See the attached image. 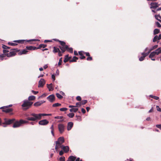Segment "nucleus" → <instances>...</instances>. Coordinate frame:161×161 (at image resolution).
I'll return each instance as SVG.
<instances>
[{"mask_svg":"<svg viewBox=\"0 0 161 161\" xmlns=\"http://www.w3.org/2000/svg\"><path fill=\"white\" fill-rule=\"evenodd\" d=\"M48 116L46 114H36L34 113H31L30 115H26L27 119L31 121H35L41 119L42 116Z\"/></svg>","mask_w":161,"mask_h":161,"instance_id":"obj_1","label":"nucleus"},{"mask_svg":"<svg viewBox=\"0 0 161 161\" xmlns=\"http://www.w3.org/2000/svg\"><path fill=\"white\" fill-rule=\"evenodd\" d=\"M23 103L21 105L22 107L24 108V110H27L33 104V102H30L27 100L23 101Z\"/></svg>","mask_w":161,"mask_h":161,"instance_id":"obj_2","label":"nucleus"},{"mask_svg":"<svg viewBox=\"0 0 161 161\" xmlns=\"http://www.w3.org/2000/svg\"><path fill=\"white\" fill-rule=\"evenodd\" d=\"M64 44H60L61 46H59V47L61 49V50L62 51V53H63L66 50L68 51H70V48H69L68 46L67 45H66L65 43L64 42Z\"/></svg>","mask_w":161,"mask_h":161,"instance_id":"obj_3","label":"nucleus"},{"mask_svg":"<svg viewBox=\"0 0 161 161\" xmlns=\"http://www.w3.org/2000/svg\"><path fill=\"white\" fill-rule=\"evenodd\" d=\"M4 122L2 123L3 125H10L13 123L15 119H7L6 118L4 119Z\"/></svg>","mask_w":161,"mask_h":161,"instance_id":"obj_4","label":"nucleus"},{"mask_svg":"<svg viewBox=\"0 0 161 161\" xmlns=\"http://www.w3.org/2000/svg\"><path fill=\"white\" fill-rule=\"evenodd\" d=\"M58 128L59 132L60 133H62L64 132V126L63 124H59L58 125Z\"/></svg>","mask_w":161,"mask_h":161,"instance_id":"obj_5","label":"nucleus"},{"mask_svg":"<svg viewBox=\"0 0 161 161\" xmlns=\"http://www.w3.org/2000/svg\"><path fill=\"white\" fill-rule=\"evenodd\" d=\"M48 123V121L47 120L43 119L40 121L39 122V124L41 125H45L47 124Z\"/></svg>","mask_w":161,"mask_h":161,"instance_id":"obj_6","label":"nucleus"},{"mask_svg":"<svg viewBox=\"0 0 161 161\" xmlns=\"http://www.w3.org/2000/svg\"><path fill=\"white\" fill-rule=\"evenodd\" d=\"M47 99L50 102H53L55 100V96L53 94L47 97Z\"/></svg>","mask_w":161,"mask_h":161,"instance_id":"obj_7","label":"nucleus"},{"mask_svg":"<svg viewBox=\"0 0 161 161\" xmlns=\"http://www.w3.org/2000/svg\"><path fill=\"white\" fill-rule=\"evenodd\" d=\"M150 5V8H151L155 9L157 8L158 7L159 5L156 3H151Z\"/></svg>","mask_w":161,"mask_h":161,"instance_id":"obj_8","label":"nucleus"},{"mask_svg":"<svg viewBox=\"0 0 161 161\" xmlns=\"http://www.w3.org/2000/svg\"><path fill=\"white\" fill-rule=\"evenodd\" d=\"M45 84V81L44 79H41L39 82L38 87H42Z\"/></svg>","mask_w":161,"mask_h":161,"instance_id":"obj_9","label":"nucleus"},{"mask_svg":"<svg viewBox=\"0 0 161 161\" xmlns=\"http://www.w3.org/2000/svg\"><path fill=\"white\" fill-rule=\"evenodd\" d=\"M21 122H20V120L19 121H16L13 125V127L14 128H17L19 127L21 125Z\"/></svg>","mask_w":161,"mask_h":161,"instance_id":"obj_10","label":"nucleus"},{"mask_svg":"<svg viewBox=\"0 0 161 161\" xmlns=\"http://www.w3.org/2000/svg\"><path fill=\"white\" fill-rule=\"evenodd\" d=\"M64 142V139L63 137H60L58 139V141H56V142L59 143L60 144H62Z\"/></svg>","mask_w":161,"mask_h":161,"instance_id":"obj_11","label":"nucleus"},{"mask_svg":"<svg viewBox=\"0 0 161 161\" xmlns=\"http://www.w3.org/2000/svg\"><path fill=\"white\" fill-rule=\"evenodd\" d=\"M45 101H40L34 103V106L37 107L40 106L42 104L45 103Z\"/></svg>","mask_w":161,"mask_h":161,"instance_id":"obj_12","label":"nucleus"},{"mask_svg":"<svg viewBox=\"0 0 161 161\" xmlns=\"http://www.w3.org/2000/svg\"><path fill=\"white\" fill-rule=\"evenodd\" d=\"M56 143V146L55 147V149L56 150V151H58V149L59 148H61L62 149V147L63 146V145H62V144H60L59 143H57V142H55Z\"/></svg>","mask_w":161,"mask_h":161,"instance_id":"obj_13","label":"nucleus"},{"mask_svg":"<svg viewBox=\"0 0 161 161\" xmlns=\"http://www.w3.org/2000/svg\"><path fill=\"white\" fill-rule=\"evenodd\" d=\"M16 54V53L14 51L10 52L8 53H7L6 55L8 57H11L14 56Z\"/></svg>","mask_w":161,"mask_h":161,"instance_id":"obj_14","label":"nucleus"},{"mask_svg":"<svg viewBox=\"0 0 161 161\" xmlns=\"http://www.w3.org/2000/svg\"><path fill=\"white\" fill-rule=\"evenodd\" d=\"M2 111L6 113H8L12 111V109L11 108H6L4 109H3Z\"/></svg>","mask_w":161,"mask_h":161,"instance_id":"obj_15","label":"nucleus"},{"mask_svg":"<svg viewBox=\"0 0 161 161\" xmlns=\"http://www.w3.org/2000/svg\"><path fill=\"white\" fill-rule=\"evenodd\" d=\"M154 52H155L156 55H158L159 54L161 53V48L159 47Z\"/></svg>","mask_w":161,"mask_h":161,"instance_id":"obj_16","label":"nucleus"},{"mask_svg":"<svg viewBox=\"0 0 161 161\" xmlns=\"http://www.w3.org/2000/svg\"><path fill=\"white\" fill-rule=\"evenodd\" d=\"M62 149H63L64 151V152L65 153H66L69 151V148L68 146H63L62 147Z\"/></svg>","mask_w":161,"mask_h":161,"instance_id":"obj_17","label":"nucleus"},{"mask_svg":"<svg viewBox=\"0 0 161 161\" xmlns=\"http://www.w3.org/2000/svg\"><path fill=\"white\" fill-rule=\"evenodd\" d=\"M27 49H25L23 50H22L19 53V55H21L23 54H26L28 52V51L27 50Z\"/></svg>","mask_w":161,"mask_h":161,"instance_id":"obj_18","label":"nucleus"},{"mask_svg":"<svg viewBox=\"0 0 161 161\" xmlns=\"http://www.w3.org/2000/svg\"><path fill=\"white\" fill-rule=\"evenodd\" d=\"M87 102V100H84L81 101L80 102H78L76 103V104L77 105V104H80V105H84L86 104Z\"/></svg>","mask_w":161,"mask_h":161,"instance_id":"obj_19","label":"nucleus"},{"mask_svg":"<svg viewBox=\"0 0 161 161\" xmlns=\"http://www.w3.org/2000/svg\"><path fill=\"white\" fill-rule=\"evenodd\" d=\"M47 87L48 88L49 91H52L53 90V87L52 86V83L50 84H47Z\"/></svg>","mask_w":161,"mask_h":161,"instance_id":"obj_20","label":"nucleus"},{"mask_svg":"<svg viewBox=\"0 0 161 161\" xmlns=\"http://www.w3.org/2000/svg\"><path fill=\"white\" fill-rule=\"evenodd\" d=\"M79 54L80 56V59H83L85 58V57L83 55L82 51L79 52Z\"/></svg>","mask_w":161,"mask_h":161,"instance_id":"obj_21","label":"nucleus"},{"mask_svg":"<svg viewBox=\"0 0 161 161\" xmlns=\"http://www.w3.org/2000/svg\"><path fill=\"white\" fill-rule=\"evenodd\" d=\"M78 110V108H74V106H71V112H76Z\"/></svg>","mask_w":161,"mask_h":161,"instance_id":"obj_22","label":"nucleus"},{"mask_svg":"<svg viewBox=\"0 0 161 161\" xmlns=\"http://www.w3.org/2000/svg\"><path fill=\"white\" fill-rule=\"evenodd\" d=\"M26 48L27 50H34L36 48V47H34L31 46H30L26 47Z\"/></svg>","mask_w":161,"mask_h":161,"instance_id":"obj_23","label":"nucleus"},{"mask_svg":"<svg viewBox=\"0 0 161 161\" xmlns=\"http://www.w3.org/2000/svg\"><path fill=\"white\" fill-rule=\"evenodd\" d=\"M155 55H156L155 54V52H154V51L152 52L149 55V57L150 58H153Z\"/></svg>","mask_w":161,"mask_h":161,"instance_id":"obj_24","label":"nucleus"},{"mask_svg":"<svg viewBox=\"0 0 161 161\" xmlns=\"http://www.w3.org/2000/svg\"><path fill=\"white\" fill-rule=\"evenodd\" d=\"M160 32V31L158 29H155L153 31V34L154 35H156L158 33Z\"/></svg>","mask_w":161,"mask_h":161,"instance_id":"obj_25","label":"nucleus"},{"mask_svg":"<svg viewBox=\"0 0 161 161\" xmlns=\"http://www.w3.org/2000/svg\"><path fill=\"white\" fill-rule=\"evenodd\" d=\"M60 50L58 48H56L55 47H53V52L54 53H57L58 52L60 51Z\"/></svg>","mask_w":161,"mask_h":161,"instance_id":"obj_26","label":"nucleus"},{"mask_svg":"<svg viewBox=\"0 0 161 161\" xmlns=\"http://www.w3.org/2000/svg\"><path fill=\"white\" fill-rule=\"evenodd\" d=\"M35 97L34 96H31L28 97V100H33L35 99Z\"/></svg>","mask_w":161,"mask_h":161,"instance_id":"obj_27","label":"nucleus"},{"mask_svg":"<svg viewBox=\"0 0 161 161\" xmlns=\"http://www.w3.org/2000/svg\"><path fill=\"white\" fill-rule=\"evenodd\" d=\"M157 40H159L158 39V36L157 35L155 36L153 38V42H155Z\"/></svg>","mask_w":161,"mask_h":161,"instance_id":"obj_28","label":"nucleus"},{"mask_svg":"<svg viewBox=\"0 0 161 161\" xmlns=\"http://www.w3.org/2000/svg\"><path fill=\"white\" fill-rule=\"evenodd\" d=\"M155 17L156 19L160 21H161V20H160V19H161V16H160L159 15H155Z\"/></svg>","mask_w":161,"mask_h":161,"instance_id":"obj_29","label":"nucleus"},{"mask_svg":"<svg viewBox=\"0 0 161 161\" xmlns=\"http://www.w3.org/2000/svg\"><path fill=\"white\" fill-rule=\"evenodd\" d=\"M25 41V40H21L14 41V42H18V43H23L24 41Z\"/></svg>","mask_w":161,"mask_h":161,"instance_id":"obj_30","label":"nucleus"},{"mask_svg":"<svg viewBox=\"0 0 161 161\" xmlns=\"http://www.w3.org/2000/svg\"><path fill=\"white\" fill-rule=\"evenodd\" d=\"M7 56L6 54L5 53H3L0 55V58H1V60H3V58L5 57L6 56Z\"/></svg>","mask_w":161,"mask_h":161,"instance_id":"obj_31","label":"nucleus"},{"mask_svg":"<svg viewBox=\"0 0 161 161\" xmlns=\"http://www.w3.org/2000/svg\"><path fill=\"white\" fill-rule=\"evenodd\" d=\"M12 106V104H10V105H9L8 106H4L1 107V108H0V109H4V108H8L9 107H11V106Z\"/></svg>","mask_w":161,"mask_h":161,"instance_id":"obj_32","label":"nucleus"},{"mask_svg":"<svg viewBox=\"0 0 161 161\" xmlns=\"http://www.w3.org/2000/svg\"><path fill=\"white\" fill-rule=\"evenodd\" d=\"M149 53L148 52L147 53L143 52L142 53V55L143 56H144V57L145 58V57L147 56Z\"/></svg>","mask_w":161,"mask_h":161,"instance_id":"obj_33","label":"nucleus"},{"mask_svg":"<svg viewBox=\"0 0 161 161\" xmlns=\"http://www.w3.org/2000/svg\"><path fill=\"white\" fill-rule=\"evenodd\" d=\"M46 46H47V45H46L43 44H41L39 45V48H41L42 47L43 48H44Z\"/></svg>","mask_w":161,"mask_h":161,"instance_id":"obj_34","label":"nucleus"},{"mask_svg":"<svg viewBox=\"0 0 161 161\" xmlns=\"http://www.w3.org/2000/svg\"><path fill=\"white\" fill-rule=\"evenodd\" d=\"M149 96L156 100H157L159 99V97L157 96H154L152 95H150Z\"/></svg>","mask_w":161,"mask_h":161,"instance_id":"obj_35","label":"nucleus"},{"mask_svg":"<svg viewBox=\"0 0 161 161\" xmlns=\"http://www.w3.org/2000/svg\"><path fill=\"white\" fill-rule=\"evenodd\" d=\"M53 40H54V41H55L58 42L60 43V44H64L63 41H60V40H58V39H53Z\"/></svg>","mask_w":161,"mask_h":161,"instance_id":"obj_36","label":"nucleus"},{"mask_svg":"<svg viewBox=\"0 0 161 161\" xmlns=\"http://www.w3.org/2000/svg\"><path fill=\"white\" fill-rule=\"evenodd\" d=\"M61 105V104L58 103H55L53 105V107L59 106Z\"/></svg>","mask_w":161,"mask_h":161,"instance_id":"obj_37","label":"nucleus"},{"mask_svg":"<svg viewBox=\"0 0 161 161\" xmlns=\"http://www.w3.org/2000/svg\"><path fill=\"white\" fill-rule=\"evenodd\" d=\"M56 95L57 97L59 99H61L63 97L62 96H61L60 94L58 93H57L56 94Z\"/></svg>","mask_w":161,"mask_h":161,"instance_id":"obj_38","label":"nucleus"},{"mask_svg":"<svg viewBox=\"0 0 161 161\" xmlns=\"http://www.w3.org/2000/svg\"><path fill=\"white\" fill-rule=\"evenodd\" d=\"M78 59V58L76 57H74L73 59H71V62L76 61Z\"/></svg>","mask_w":161,"mask_h":161,"instance_id":"obj_39","label":"nucleus"},{"mask_svg":"<svg viewBox=\"0 0 161 161\" xmlns=\"http://www.w3.org/2000/svg\"><path fill=\"white\" fill-rule=\"evenodd\" d=\"M2 47L3 49L8 50L9 49V47H8L7 46H6L4 45H3L2 46Z\"/></svg>","mask_w":161,"mask_h":161,"instance_id":"obj_40","label":"nucleus"},{"mask_svg":"<svg viewBox=\"0 0 161 161\" xmlns=\"http://www.w3.org/2000/svg\"><path fill=\"white\" fill-rule=\"evenodd\" d=\"M68 109L66 108H61L60 109V110L61 111H65Z\"/></svg>","mask_w":161,"mask_h":161,"instance_id":"obj_41","label":"nucleus"},{"mask_svg":"<svg viewBox=\"0 0 161 161\" xmlns=\"http://www.w3.org/2000/svg\"><path fill=\"white\" fill-rule=\"evenodd\" d=\"M8 44L9 45H11L12 46H15L17 45V44L15 43H13V42H8Z\"/></svg>","mask_w":161,"mask_h":161,"instance_id":"obj_42","label":"nucleus"},{"mask_svg":"<svg viewBox=\"0 0 161 161\" xmlns=\"http://www.w3.org/2000/svg\"><path fill=\"white\" fill-rule=\"evenodd\" d=\"M68 55H66V57L64 58V63H66V62H67L68 61V59H69V58H68Z\"/></svg>","mask_w":161,"mask_h":161,"instance_id":"obj_43","label":"nucleus"},{"mask_svg":"<svg viewBox=\"0 0 161 161\" xmlns=\"http://www.w3.org/2000/svg\"><path fill=\"white\" fill-rule=\"evenodd\" d=\"M67 130H70V122H69L68 123Z\"/></svg>","mask_w":161,"mask_h":161,"instance_id":"obj_44","label":"nucleus"},{"mask_svg":"<svg viewBox=\"0 0 161 161\" xmlns=\"http://www.w3.org/2000/svg\"><path fill=\"white\" fill-rule=\"evenodd\" d=\"M20 120V122H21V124H25L28 122L27 121H25L24 120H23L22 119H21Z\"/></svg>","mask_w":161,"mask_h":161,"instance_id":"obj_45","label":"nucleus"},{"mask_svg":"<svg viewBox=\"0 0 161 161\" xmlns=\"http://www.w3.org/2000/svg\"><path fill=\"white\" fill-rule=\"evenodd\" d=\"M40 41V40H38V39H31V40H27V41L28 42H29L31 41Z\"/></svg>","mask_w":161,"mask_h":161,"instance_id":"obj_46","label":"nucleus"},{"mask_svg":"<svg viewBox=\"0 0 161 161\" xmlns=\"http://www.w3.org/2000/svg\"><path fill=\"white\" fill-rule=\"evenodd\" d=\"M62 58H61L59 59V61L58 63V65H60L62 64Z\"/></svg>","mask_w":161,"mask_h":161,"instance_id":"obj_47","label":"nucleus"},{"mask_svg":"<svg viewBox=\"0 0 161 161\" xmlns=\"http://www.w3.org/2000/svg\"><path fill=\"white\" fill-rule=\"evenodd\" d=\"M3 53L7 54V53H9V51L8 50H7L3 49Z\"/></svg>","mask_w":161,"mask_h":161,"instance_id":"obj_48","label":"nucleus"},{"mask_svg":"<svg viewBox=\"0 0 161 161\" xmlns=\"http://www.w3.org/2000/svg\"><path fill=\"white\" fill-rule=\"evenodd\" d=\"M59 160L60 161H65V158L64 157H60Z\"/></svg>","mask_w":161,"mask_h":161,"instance_id":"obj_49","label":"nucleus"},{"mask_svg":"<svg viewBox=\"0 0 161 161\" xmlns=\"http://www.w3.org/2000/svg\"><path fill=\"white\" fill-rule=\"evenodd\" d=\"M156 24L158 27H161V25L158 22H156Z\"/></svg>","mask_w":161,"mask_h":161,"instance_id":"obj_50","label":"nucleus"},{"mask_svg":"<svg viewBox=\"0 0 161 161\" xmlns=\"http://www.w3.org/2000/svg\"><path fill=\"white\" fill-rule=\"evenodd\" d=\"M63 118V117L62 116H55V117H54V118L55 119H62Z\"/></svg>","mask_w":161,"mask_h":161,"instance_id":"obj_51","label":"nucleus"},{"mask_svg":"<svg viewBox=\"0 0 161 161\" xmlns=\"http://www.w3.org/2000/svg\"><path fill=\"white\" fill-rule=\"evenodd\" d=\"M144 58L145 57L144 56H142L139 58V60L140 61H142L144 59Z\"/></svg>","mask_w":161,"mask_h":161,"instance_id":"obj_52","label":"nucleus"},{"mask_svg":"<svg viewBox=\"0 0 161 161\" xmlns=\"http://www.w3.org/2000/svg\"><path fill=\"white\" fill-rule=\"evenodd\" d=\"M76 99L78 101H80L81 100V98L80 96H78L77 97Z\"/></svg>","mask_w":161,"mask_h":161,"instance_id":"obj_53","label":"nucleus"},{"mask_svg":"<svg viewBox=\"0 0 161 161\" xmlns=\"http://www.w3.org/2000/svg\"><path fill=\"white\" fill-rule=\"evenodd\" d=\"M75 158V157L71 156V161H74Z\"/></svg>","mask_w":161,"mask_h":161,"instance_id":"obj_54","label":"nucleus"},{"mask_svg":"<svg viewBox=\"0 0 161 161\" xmlns=\"http://www.w3.org/2000/svg\"><path fill=\"white\" fill-rule=\"evenodd\" d=\"M52 78L53 79V81H54L55 80V76L54 74L52 75Z\"/></svg>","mask_w":161,"mask_h":161,"instance_id":"obj_55","label":"nucleus"},{"mask_svg":"<svg viewBox=\"0 0 161 161\" xmlns=\"http://www.w3.org/2000/svg\"><path fill=\"white\" fill-rule=\"evenodd\" d=\"M88 58H87L86 60L87 61H90L92 60V57L88 56Z\"/></svg>","mask_w":161,"mask_h":161,"instance_id":"obj_56","label":"nucleus"},{"mask_svg":"<svg viewBox=\"0 0 161 161\" xmlns=\"http://www.w3.org/2000/svg\"><path fill=\"white\" fill-rule=\"evenodd\" d=\"M156 108H157V110L159 112L161 111L160 108L158 106H156Z\"/></svg>","mask_w":161,"mask_h":161,"instance_id":"obj_57","label":"nucleus"},{"mask_svg":"<svg viewBox=\"0 0 161 161\" xmlns=\"http://www.w3.org/2000/svg\"><path fill=\"white\" fill-rule=\"evenodd\" d=\"M31 92L34 93V94L35 95L37 94L38 92V91H35L33 90H32Z\"/></svg>","mask_w":161,"mask_h":161,"instance_id":"obj_58","label":"nucleus"},{"mask_svg":"<svg viewBox=\"0 0 161 161\" xmlns=\"http://www.w3.org/2000/svg\"><path fill=\"white\" fill-rule=\"evenodd\" d=\"M56 75H59V71L58 69H57L56 72Z\"/></svg>","mask_w":161,"mask_h":161,"instance_id":"obj_59","label":"nucleus"},{"mask_svg":"<svg viewBox=\"0 0 161 161\" xmlns=\"http://www.w3.org/2000/svg\"><path fill=\"white\" fill-rule=\"evenodd\" d=\"M156 126L157 127L159 128V129H161V124L160 125H156Z\"/></svg>","mask_w":161,"mask_h":161,"instance_id":"obj_60","label":"nucleus"},{"mask_svg":"<svg viewBox=\"0 0 161 161\" xmlns=\"http://www.w3.org/2000/svg\"><path fill=\"white\" fill-rule=\"evenodd\" d=\"M158 47V45H155L153 46L152 47L153 49H155L156 48Z\"/></svg>","mask_w":161,"mask_h":161,"instance_id":"obj_61","label":"nucleus"},{"mask_svg":"<svg viewBox=\"0 0 161 161\" xmlns=\"http://www.w3.org/2000/svg\"><path fill=\"white\" fill-rule=\"evenodd\" d=\"M64 154V152L63 151L61 150L59 152V154L60 155H62Z\"/></svg>","mask_w":161,"mask_h":161,"instance_id":"obj_62","label":"nucleus"},{"mask_svg":"<svg viewBox=\"0 0 161 161\" xmlns=\"http://www.w3.org/2000/svg\"><path fill=\"white\" fill-rule=\"evenodd\" d=\"M81 111L84 114L86 113V110L83 108H81Z\"/></svg>","mask_w":161,"mask_h":161,"instance_id":"obj_63","label":"nucleus"},{"mask_svg":"<svg viewBox=\"0 0 161 161\" xmlns=\"http://www.w3.org/2000/svg\"><path fill=\"white\" fill-rule=\"evenodd\" d=\"M84 53H85L86 55L87 56H90V54L88 52H86V53H84V52H83Z\"/></svg>","mask_w":161,"mask_h":161,"instance_id":"obj_64","label":"nucleus"}]
</instances>
